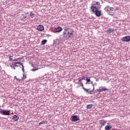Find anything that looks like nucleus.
Masks as SVG:
<instances>
[{"label": "nucleus", "mask_w": 130, "mask_h": 130, "mask_svg": "<svg viewBox=\"0 0 130 130\" xmlns=\"http://www.w3.org/2000/svg\"><path fill=\"white\" fill-rule=\"evenodd\" d=\"M62 36L64 39H69V38L74 37V30L71 28H64Z\"/></svg>", "instance_id": "nucleus-1"}, {"label": "nucleus", "mask_w": 130, "mask_h": 130, "mask_svg": "<svg viewBox=\"0 0 130 130\" xmlns=\"http://www.w3.org/2000/svg\"><path fill=\"white\" fill-rule=\"evenodd\" d=\"M0 113L2 115H7L8 116L11 115V114L10 113V111L5 109H0Z\"/></svg>", "instance_id": "nucleus-2"}, {"label": "nucleus", "mask_w": 130, "mask_h": 130, "mask_svg": "<svg viewBox=\"0 0 130 130\" xmlns=\"http://www.w3.org/2000/svg\"><path fill=\"white\" fill-rule=\"evenodd\" d=\"M99 10V8H96L95 9H92V13H95V16L96 17H101L102 13H101V11L98 10Z\"/></svg>", "instance_id": "nucleus-3"}, {"label": "nucleus", "mask_w": 130, "mask_h": 130, "mask_svg": "<svg viewBox=\"0 0 130 130\" xmlns=\"http://www.w3.org/2000/svg\"><path fill=\"white\" fill-rule=\"evenodd\" d=\"M122 42H130V36H127L124 37H123L121 39Z\"/></svg>", "instance_id": "nucleus-4"}, {"label": "nucleus", "mask_w": 130, "mask_h": 130, "mask_svg": "<svg viewBox=\"0 0 130 130\" xmlns=\"http://www.w3.org/2000/svg\"><path fill=\"white\" fill-rule=\"evenodd\" d=\"M71 121H78V120H80V118H78V116L73 115L71 117Z\"/></svg>", "instance_id": "nucleus-5"}, {"label": "nucleus", "mask_w": 130, "mask_h": 130, "mask_svg": "<svg viewBox=\"0 0 130 130\" xmlns=\"http://www.w3.org/2000/svg\"><path fill=\"white\" fill-rule=\"evenodd\" d=\"M104 91H108V89L105 88V87H100V88L97 89L98 92H103Z\"/></svg>", "instance_id": "nucleus-6"}, {"label": "nucleus", "mask_w": 130, "mask_h": 130, "mask_svg": "<svg viewBox=\"0 0 130 130\" xmlns=\"http://www.w3.org/2000/svg\"><path fill=\"white\" fill-rule=\"evenodd\" d=\"M37 30L40 31H43V30H44V26H43L42 25H39L37 27Z\"/></svg>", "instance_id": "nucleus-7"}, {"label": "nucleus", "mask_w": 130, "mask_h": 130, "mask_svg": "<svg viewBox=\"0 0 130 130\" xmlns=\"http://www.w3.org/2000/svg\"><path fill=\"white\" fill-rule=\"evenodd\" d=\"M107 121L106 120H101L100 121V124H101V125L104 126L105 124H106V123H107Z\"/></svg>", "instance_id": "nucleus-8"}, {"label": "nucleus", "mask_w": 130, "mask_h": 130, "mask_svg": "<svg viewBox=\"0 0 130 130\" xmlns=\"http://www.w3.org/2000/svg\"><path fill=\"white\" fill-rule=\"evenodd\" d=\"M96 3H92L91 4V6L90 7L91 11L92 10H95V9H98V8H97V7L95 6H96Z\"/></svg>", "instance_id": "nucleus-9"}, {"label": "nucleus", "mask_w": 130, "mask_h": 130, "mask_svg": "<svg viewBox=\"0 0 130 130\" xmlns=\"http://www.w3.org/2000/svg\"><path fill=\"white\" fill-rule=\"evenodd\" d=\"M12 119L14 121H18L19 120V116L15 115L13 116Z\"/></svg>", "instance_id": "nucleus-10"}, {"label": "nucleus", "mask_w": 130, "mask_h": 130, "mask_svg": "<svg viewBox=\"0 0 130 130\" xmlns=\"http://www.w3.org/2000/svg\"><path fill=\"white\" fill-rule=\"evenodd\" d=\"M55 32H61V31H62V28L58 26L57 28H55Z\"/></svg>", "instance_id": "nucleus-11"}, {"label": "nucleus", "mask_w": 130, "mask_h": 130, "mask_svg": "<svg viewBox=\"0 0 130 130\" xmlns=\"http://www.w3.org/2000/svg\"><path fill=\"white\" fill-rule=\"evenodd\" d=\"M114 31V29H112L111 28H109L108 30H107L106 32L107 33H112Z\"/></svg>", "instance_id": "nucleus-12"}, {"label": "nucleus", "mask_w": 130, "mask_h": 130, "mask_svg": "<svg viewBox=\"0 0 130 130\" xmlns=\"http://www.w3.org/2000/svg\"><path fill=\"white\" fill-rule=\"evenodd\" d=\"M109 9H110V6L109 5H108L105 7L104 10L106 12H107V13H108V12H109Z\"/></svg>", "instance_id": "nucleus-13"}, {"label": "nucleus", "mask_w": 130, "mask_h": 130, "mask_svg": "<svg viewBox=\"0 0 130 130\" xmlns=\"http://www.w3.org/2000/svg\"><path fill=\"white\" fill-rule=\"evenodd\" d=\"M112 128V126L111 125H106L105 127V129L106 130H109L110 129Z\"/></svg>", "instance_id": "nucleus-14"}, {"label": "nucleus", "mask_w": 130, "mask_h": 130, "mask_svg": "<svg viewBox=\"0 0 130 130\" xmlns=\"http://www.w3.org/2000/svg\"><path fill=\"white\" fill-rule=\"evenodd\" d=\"M29 16L31 18V19H33V18H34V17H35V14L34 13H33V12H30V14H29Z\"/></svg>", "instance_id": "nucleus-15"}, {"label": "nucleus", "mask_w": 130, "mask_h": 130, "mask_svg": "<svg viewBox=\"0 0 130 130\" xmlns=\"http://www.w3.org/2000/svg\"><path fill=\"white\" fill-rule=\"evenodd\" d=\"M85 81H86V82L85 83V85H87V84H89V82H91V79H90V78L89 77H87Z\"/></svg>", "instance_id": "nucleus-16"}, {"label": "nucleus", "mask_w": 130, "mask_h": 130, "mask_svg": "<svg viewBox=\"0 0 130 130\" xmlns=\"http://www.w3.org/2000/svg\"><path fill=\"white\" fill-rule=\"evenodd\" d=\"M47 42V40H43L41 42V45H44V44H46Z\"/></svg>", "instance_id": "nucleus-17"}, {"label": "nucleus", "mask_w": 130, "mask_h": 130, "mask_svg": "<svg viewBox=\"0 0 130 130\" xmlns=\"http://www.w3.org/2000/svg\"><path fill=\"white\" fill-rule=\"evenodd\" d=\"M83 83V82L82 81V80L79 79L78 82H76L75 84H77L78 85H79L80 86L81 85H82V84Z\"/></svg>", "instance_id": "nucleus-18"}, {"label": "nucleus", "mask_w": 130, "mask_h": 130, "mask_svg": "<svg viewBox=\"0 0 130 130\" xmlns=\"http://www.w3.org/2000/svg\"><path fill=\"white\" fill-rule=\"evenodd\" d=\"M80 86H81L83 88V90H84V91H85L86 92H88V89L85 88L84 87V84H83V83H81V84Z\"/></svg>", "instance_id": "nucleus-19"}, {"label": "nucleus", "mask_w": 130, "mask_h": 130, "mask_svg": "<svg viewBox=\"0 0 130 130\" xmlns=\"http://www.w3.org/2000/svg\"><path fill=\"white\" fill-rule=\"evenodd\" d=\"M92 107H93V105L92 104L87 105V106H86L87 109H90V108H92Z\"/></svg>", "instance_id": "nucleus-20"}, {"label": "nucleus", "mask_w": 130, "mask_h": 130, "mask_svg": "<svg viewBox=\"0 0 130 130\" xmlns=\"http://www.w3.org/2000/svg\"><path fill=\"white\" fill-rule=\"evenodd\" d=\"M114 8L113 7H110L109 12L108 13H109L110 14L112 13V12H113Z\"/></svg>", "instance_id": "nucleus-21"}, {"label": "nucleus", "mask_w": 130, "mask_h": 130, "mask_svg": "<svg viewBox=\"0 0 130 130\" xmlns=\"http://www.w3.org/2000/svg\"><path fill=\"white\" fill-rule=\"evenodd\" d=\"M15 67H20L19 65H18V63H16V62L13 65V68L14 70H16Z\"/></svg>", "instance_id": "nucleus-22"}, {"label": "nucleus", "mask_w": 130, "mask_h": 130, "mask_svg": "<svg viewBox=\"0 0 130 130\" xmlns=\"http://www.w3.org/2000/svg\"><path fill=\"white\" fill-rule=\"evenodd\" d=\"M87 90H88V91H87V93H91V92H93V91H94V90H95V87H93V89H92V90H90V88L87 89Z\"/></svg>", "instance_id": "nucleus-23"}, {"label": "nucleus", "mask_w": 130, "mask_h": 130, "mask_svg": "<svg viewBox=\"0 0 130 130\" xmlns=\"http://www.w3.org/2000/svg\"><path fill=\"white\" fill-rule=\"evenodd\" d=\"M27 78V76L25 75V74H23V77L21 78V80H25Z\"/></svg>", "instance_id": "nucleus-24"}, {"label": "nucleus", "mask_w": 130, "mask_h": 130, "mask_svg": "<svg viewBox=\"0 0 130 130\" xmlns=\"http://www.w3.org/2000/svg\"><path fill=\"white\" fill-rule=\"evenodd\" d=\"M45 122H47V121H43L39 123V125H41V124H44V123H45Z\"/></svg>", "instance_id": "nucleus-25"}, {"label": "nucleus", "mask_w": 130, "mask_h": 130, "mask_svg": "<svg viewBox=\"0 0 130 130\" xmlns=\"http://www.w3.org/2000/svg\"><path fill=\"white\" fill-rule=\"evenodd\" d=\"M16 63H17L18 64H20V66H21V67H23V63L21 62H16Z\"/></svg>", "instance_id": "nucleus-26"}, {"label": "nucleus", "mask_w": 130, "mask_h": 130, "mask_svg": "<svg viewBox=\"0 0 130 130\" xmlns=\"http://www.w3.org/2000/svg\"><path fill=\"white\" fill-rule=\"evenodd\" d=\"M9 58L10 59V61H12L13 60V56H9Z\"/></svg>", "instance_id": "nucleus-27"}, {"label": "nucleus", "mask_w": 130, "mask_h": 130, "mask_svg": "<svg viewBox=\"0 0 130 130\" xmlns=\"http://www.w3.org/2000/svg\"><path fill=\"white\" fill-rule=\"evenodd\" d=\"M86 79H87V77H83L82 78H81V79H80L81 80V81H83V80H84L85 81H86Z\"/></svg>", "instance_id": "nucleus-28"}, {"label": "nucleus", "mask_w": 130, "mask_h": 130, "mask_svg": "<svg viewBox=\"0 0 130 130\" xmlns=\"http://www.w3.org/2000/svg\"><path fill=\"white\" fill-rule=\"evenodd\" d=\"M10 67H11V68H12V69H14V67H13V65L14 64H13V63H10Z\"/></svg>", "instance_id": "nucleus-29"}, {"label": "nucleus", "mask_w": 130, "mask_h": 130, "mask_svg": "<svg viewBox=\"0 0 130 130\" xmlns=\"http://www.w3.org/2000/svg\"><path fill=\"white\" fill-rule=\"evenodd\" d=\"M22 68L23 73H25L24 70V66H22V67H20Z\"/></svg>", "instance_id": "nucleus-30"}, {"label": "nucleus", "mask_w": 130, "mask_h": 130, "mask_svg": "<svg viewBox=\"0 0 130 130\" xmlns=\"http://www.w3.org/2000/svg\"><path fill=\"white\" fill-rule=\"evenodd\" d=\"M95 4L97 6H100V3L99 2H95Z\"/></svg>", "instance_id": "nucleus-31"}, {"label": "nucleus", "mask_w": 130, "mask_h": 130, "mask_svg": "<svg viewBox=\"0 0 130 130\" xmlns=\"http://www.w3.org/2000/svg\"><path fill=\"white\" fill-rule=\"evenodd\" d=\"M37 70H38V69H32V71H33L34 72H35V71H37Z\"/></svg>", "instance_id": "nucleus-32"}, {"label": "nucleus", "mask_w": 130, "mask_h": 130, "mask_svg": "<svg viewBox=\"0 0 130 130\" xmlns=\"http://www.w3.org/2000/svg\"><path fill=\"white\" fill-rule=\"evenodd\" d=\"M12 60H13V61H17V60H18V58L13 59Z\"/></svg>", "instance_id": "nucleus-33"}, {"label": "nucleus", "mask_w": 130, "mask_h": 130, "mask_svg": "<svg viewBox=\"0 0 130 130\" xmlns=\"http://www.w3.org/2000/svg\"><path fill=\"white\" fill-rule=\"evenodd\" d=\"M90 84H91L92 85V87H94V84H93V81H91Z\"/></svg>", "instance_id": "nucleus-34"}, {"label": "nucleus", "mask_w": 130, "mask_h": 130, "mask_svg": "<svg viewBox=\"0 0 130 130\" xmlns=\"http://www.w3.org/2000/svg\"><path fill=\"white\" fill-rule=\"evenodd\" d=\"M14 78L17 80V81H19V79L17 78V76H15Z\"/></svg>", "instance_id": "nucleus-35"}, {"label": "nucleus", "mask_w": 130, "mask_h": 130, "mask_svg": "<svg viewBox=\"0 0 130 130\" xmlns=\"http://www.w3.org/2000/svg\"><path fill=\"white\" fill-rule=\"evenodd\" d=\"M96 82H98L99 81V79L98 78H96V80H95Z\"/></svg>", "instance_id": "nucleus-36"}, {"label": "nucleus", "mask_w": 130, "mask_h": 130, "mask_svg": "<svg viewBox=\"0 0 130 130\" xmlns=\"http://www.w3.org/2000/svg\"><path fill=\"white\" fill-rule=\"evenodd\" d=\"M26 18H27V16L24 17V19H26Z\"/></svg>", "instance_id": "nucleus-37"}, {"label": "nucleus", "mask_w": 130, "mask_h": 130, "mask_svg": "<svg viewBox=\"0 0 130 130\" xmlns=\"http://www.w3.org/2000/svg\"><path fill=\"white\" fill-rule=\"evenodd\" d=\"M88 93H89V94H92V93H91V92H88Z\"/></svg>", "instance_id": "nucleus-38"}, {"label": "nucleus", "mask_w": 130, "mask_h": 130, "mask_svg": "<svg viewBox=\"0 0 130 130\" xmlns=\"http://www.w3.org/2000/svg\"><path fill=\"white\" fill-rule=\"evenodd\" d=\"M95 84V85H97V84L96 83H94Z\"/></svg>", "instance_id": "nucleus-39"}]
</instances>
